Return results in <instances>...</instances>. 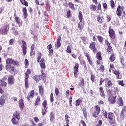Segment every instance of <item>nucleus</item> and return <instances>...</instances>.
Returning a JSON list of instances; mask_svg holds the SVG:
<instances>
[{
    "label": "nucleus",
    "mask_w": 126,
    "mask_h": 126,
    "mask_svg": "<svg viewBox=\"0 0 126 126\" xmlns=\"http://www.w3.org/2000/svg\"><path fill=\"white\" fill-rule=\"evenodd\" d=\"M6 63L5 68L6 70H9L10 69V66H11L10 64H13V65H18L19 64V63L17 62L10 58H8L6 60Z\"/></svg>",
    "instance_id": "obj_1"
},
{
    "label": "nucleus",
    "mask_w": 126,
    "mask_h": 126,
    "mask_svg": "<svg viewBox=\"0 0 126 126\" xmlns=\"http://www.w3.org/2000/svg\"><path fill=\"white\" fill-rule=\"evenodd\" d=\"M20 120V112L19 111H17L15 113H14L12 116V119L11 120V122L13 125H17Z\"/></svg>",
    "instance_id": "obj_2"
},
{
    "label": "nucleus",
    "mask_w": 126,
    "mask_h": 126,
    "mask_svg": "<svg viewBox=\"0 0 126 126\" xmlns=\"http://www.w3.org/2000/svg\"><path fill=\"white\" fill-rule=\"evenodd\" d=\"M125 9V6L119 5L118 6L117 9L116 10V14L118 16H122V11H123V13L124 14V16H126V11L124 10Z\"/></svg>",
    "instance_id": "obj_3"
},
{
    "label": "nucleus",
    "mask_w": 126,
    "mask_h": 126,
    "mask_svg": "<svg viewBox=\"0 0 126 126\" xmlns=\"http://www.w3.org/2000/svg\"><path fill=\"white\" fill-rule=\"evenodd\" d=\"M78 17H79L80 22L78 23V27L79 30H80L81 31H82V30H83V27H84V26H82V24L81 23L83 19V16H82V12L81 11L79 12Z\"/></svg>",
    "instance_id": "obj_4"
},
{
    "label": "nucleus",
    "mask_w": 126,
    "mask_h": 126,
    "mask_svg": "<svg viewBox=\"0 0 126 126\" xmlns=\"http://www.w3.org/2000/svg\"><path fill=\"white\" fill-rule=\"evenodd\" d=\"M31 73V71L30 69H27V72L25 73V85L26 88H28L29 87V83H28V78H29V75Z\"/></svg>",
    "instance_id": "obj_5"
},
{
    "label": "nucleus",
    "mask_w": 126,
    "mask_h": 126,
    "mask_svg": "<svg viewBox=\"0 0 126 126\" xmlns=\"http://www.w3.org/2000/svg\"><path fill=\"white\" fill-rule=\"evenodd\" d=\"M9 29V27L8 25H5L1 29H0V35H6L7 32H8Z\"/></svg>",
    "instance_id": "obj_6"
},
{
    "label": "nucleus",
    "mask_w": 126,
    "mask_h": 126,
    "mask_svg": "<svg viewBox=\"0 0 126 126\" xmlns=\"http://www.w3.org/2000/svg\"><path fill=\"white\" fill-rule=\"evenodd\" d=\"M101 110L99 105H96L94 107V111L93 113V116L94 118H98L99 114H100Z\"/></svg>",
    "instance_id": "obj_7"
},
{
    "label": "nucleus",
    "mask_w": 126,
    "mask_h": 126,
    "mask_svg": "<svg viewBox=\"0 0 126 126\" xmlns=\"http://www.w3.org/2000/svg\"><path fill=\"white\" fill-rule=\"evenodd\" d=\"M108 33L109 34V37L110 39H115L116 38V33L115 31L113 29L111 28V27H109Z\"/></svg>",
    "instance_id": "obj_8"
},
{
    "label": "nucleus",
    "mask_w": 126,
    "mask_h": 126,
    "mask_svg": "<svg viewBox=\"0 0 126 126\" xmlns=\"http://www.w3.org/2000/svg\"><path fill=\"white\" fill-rule=\"evenodd\" d=\"M124 109L122 110L120 114V121L123 122L124 120H125V116H126V106L123 107Z\"/></svg>",
    "instance_id": "obj_9"
},
{
    "label": "nucleus",
    "mask_w": 126,
    "mask_h": 126,
    "mask_svg": "<svg viewBox=\"0 0 126 126\" xmlns=\"http://www.w3.org/2000/svg\"><path fill=\"white\" fill-rule=\"evenodd\" d=\"M105 87H107V88H110V87H112L113 85V83L112 81L109 80L108 78H106L104 79Z\"/></svg>",
    "instance_id": "obj_10"
},
{
    "label": "nucleus",
    "mask_w": 126,
    "mask_h": 126,
    "mask_svg": "<svg viewBox=\"0 0 126 126\" xmlns=\"http://www.w3.org/2000/svg\"><path fill=\"white\" fill-rule=\"evenodd\" d=\"M22 45L21 46V48L23 50V53L24 55H26V53H27V51L26 50H27V45H26V42H25L24 40H23L22 41Z\"/></svg>",
    "instance_id": "obj_11"
},
{
    "label": "nucleus",
    "mask_w": 126,
    "mask_h": 126,
    "mask_svg": "<svg viewBox=\"0 0 126 126\" xmlns=\"http://www.w3.org/2000/svg\"><path fill=\"white\" fill-rule=\"evenodd\" d=\"M117 98V96L111 95L110 96H108V102L110 104L113 105V104H115L116 103V98Z\"/></svg>",
    "instance_id": "obj_12"
},
{
    "label": "nucleus",
    "mask_w": 126,
    "mask_h": 126,
    "mask_svg": "<svg viewBox=\"0 0 126 126\" xmlns=\"http://www.w3.org/2000/svg\"><path fill=\"white\" fill-rule=\"evenodd\" d=\"M90 49L92 50L94 54L97 53V48L95 47V42H93L90 43Z\"/></svg>",
    "instance_id": "obj_13"
},
{
    "label": "nucleus",
    "mask_w": 126,
    "mask_h": 126,
    "mask_svg": "<svg viewBox=\"0 0 126 126\" xmlns=\"http://www.w3.org/2000/svg\"><path fill=\"white\" fill-rule=\"evenodd\" d=\"M5 100H6V95L3 94L0 97V105L3 106L5 104Z\"/></svg>",
    "instance_id": "obj_14"
},
{
    "label": "nucleus",
    "mask_w": 126,
    "mask_h": 126,
    "mask_svg": "<svg viewBox=\"0 0 126 126\" xmlns=\"http://www.w3.org/2000/svg\"><path fill=\"white\" fill-rule=\"evenodd\" d=\"M7 79V77L6 76H4L2 80H0V86H4V87H5L6 85H7V83L6 82H4L5 80Z\"/></svg>",
    "instance_id": "obj_15"
},
{
    "label": "nucleus",
    "mask_w": 126,
    "mask_h": 126,
    "mask_svg": "<svg viewBox=\"0 0 126 126\" xmlns=\"http://www.w3.org/2000/svg\"><path fill=\"white\" fill-rule=\"evenodd\" d=\"M117 104L119 105V107H123L124 106V100H123V98H122V97L118 96Z\"/></svg>",
    "instance_id": "obj_16"
},
{
    "label": "nucleus",
    "mask_w": 126,
    "mask_h": 126,
    "mask_svg": "<svg viewBox=\"0 0 126 126\" xmlns=\"http://www.w3.org/2000/svg\"><path fill=\"white\" fill-rule=\"evenodd\" d=\"M108 120H110L111 122L112 121H113V120H115V114L112 112H109L108 114V117H107Z\"/></svg>",
    "instance_id": "obj_17"
},
{
    "label": "nucleus",
    "mask_w": 126,
    "mask_h": 126,
    "mask_svg": "<svg viewBox=\"0 0 126 126\" xmlns=\"http://www.w3.org/2000/svg\"><path fill=\"white\" fill-rule=\"evenodd\" d=\"M8 70H10V73L12 74H15V73H17V70L16 69H15V67L13 66H10V69Z\"/></svg>",
    "instance_id": "obj_18"
},
{
    "label": "nucleus",
    "mask_w": 126,
    "mask_h": 126,
    "mask_svg": "<svg viewBox=\"0 0 126 126\" xmlns=\"http://www.w3.org/2000/svg\"><path fill=\"white\" fill-rule=\"evenodd\" d=\"M8 83L11 85L14 84V77L11 76L8 78Z\"/></svg>",
    "instance_id": "obj_19"
},
{
    "label": "nucleus",
    "mask_w": 126,
    "mask_h": 126,
    "mask_svg": "<svg viewBox=\"0 0 126 126\" xmlns=\"http://www.w3.org/2000/svg\"><path fill=\"white\" fill-rule=\"evenodd\" d=\"M114 73L116 76L117 79H121V78H122V75H121V73H120V71L118 70H114Z\"/></svg>",
    "instance_id": "obj_20"
},
{
    "label": "nucleus",
    "mask_w": 126,
    "mask_h": 126,
    "mask_svg": "<svg viewBox=\"0 0 126 126\" xmlns=\"http://www.w3.org/2000/svg\"><path fill=\"white\" fill-rule=\"evenodd\" d=\"M49 118L51 123H53V122H54V120H55V115L54 114V112H50L49 115Z\"/></svg>",
    "instance_id": "obj_21"
},
{
    "label": "nucleus",
    "mask_w": 126,
    "mask_h": 126,
    "mask_svg": "<svg viewBox=\"0 0 126 126\" xmlns=\"http://www.w3.org/2000/svg\"><path fill=\"white\" fill-rule=\"evenodd\" d=\"M19 105L21 110H23V108H24V103L23 102V99H20L19 101Z\"/></svg>",
    "instance_id": "obj_22"
},
{
    "label": "nucleus",
    "mask_w": 126,
    "mask_h": 126,
    "mask_svg": "<svg viewBox=\"0 0 126 126\" xmlns=\"http://www.w3.org/2000/svg\"><path fill=\"white\" fill-rule=\"evenodd\" d=\"M90 9L91 11H95L97 9V6L95 5L91 4L90 5Z\"/></svg>",
    "instance_id": "obj_23"
},
{
    "label": "nucleus",
    "mask_w": 126,
    "mask_h": 126,
    "mask_svg": "<svg viewBox=\"0 0 126 126\" xmlns=\"http://www.w3.org/2000/svg\"><path fill=\"white\" fill-rule=\"evenodd\" d=\"M76 106H78L81 103H82V98H78L75 102Z\"/></svg>",
    "instance_id": "obj_24"
},
{
    "label": "nucleus",
    "mask_w": 126,
    "mask_h": 126,
    "mask_svg": "<svg viewBox=\"0 0 126 126\" xmlns=\"http://www.w3.org/2000/svg\"><path fill=\"white\" fill-rule=\"evenodd\" d=\"M107 52L109 54H113L114 52H113V48H112V46L109 45L107 46Z\"/></svg>",
    "instance_id": "obj_25"
},
{
    "label": "nucleus",
    "mask_w": 126,
    "mask_h": 126,
    "mask_svg": "<svg viewBox=\"0 0 126 126\" xmlns=\"http://www.w3.org/2000/svg\"><path fill=\"white\" fill-rule=\"evenodd\" d=\"M23 13L25 18H27V17L28 16V14H27V9L26 7L23 8Z\"/></svg>",
    "instance_id": "obj_26"
},
{
    "label": "nucleus",
    "mask_w": 126,
    "mask_h": 126,
    "mask_svg": "<svg viewBox=\"0 0 126 126\" xmlns=\"http://www.w3.org/2000/svg\"><path fill=\"white\" fill-rule=\"evenodd\" d=\"M82 86H84V79L83 78L80 81L79 85H78V88L82 87Z\"/></svg>",
    "instance_id": "obj_27"
},
{
    "label": "nucleus",
    "mask_w": 126,
    "mask_h": 126,
    "mask_svg": "<svg viewBox=\"0 0 126 126\" xmlns=\"http://www.w3.org/2000/svg\"><path fill=\"white\" fill-rule=\"evenodd\" d=\"M68 5H69V8L72 9V10H74L75 8H74V3H73L71 2H70L68 3Z\"/></svg>",
    "instance_id": "obj_28"
},
{
    "label": "nucleus",
    "mask_w": 126,
    "mask_h": 126,
    "mask_svg": "<svg viewBox=\"0 0 126 126\" xmlns=\"http://www.w3.org/2000/svg\"><path fill=\"white\" fill-rule=\"evenodd\" d=\"M110 61L111 62H114L115 60H116V58L115 57V55L114 53H111V55L109 58Z\"/></svg>",
    "instance_id": "obj_29"
},
{
    "label": "nucleus",
    "mask_w": 126,
    "mask_h": 126,
    "mask_svg": "<svg viewBox=\"0 0 126 126\" xmlns=\"http://www.w3.org/2000/svg\"><path fill=\"white\" fill-rule=\"evenodd\" d=\"M97 40L99 41V43H103V41H104V38L100 35L97 36Z\"/></svg>",
    "instance_id": "obj_30"
},
{
    "label": "nucleus",
    "mask_w": 126,
    "mask_h": 126,
    "mask_svg": "<svg viewBox=\"0 0 126 126\" xmlns=\"http://www.w3.org/2000/svg\"><path fill=\"white\" fill-rule=\"evenodd\" d=\"M42 75L39 76V77H41V79H42V80H45V79H46V74L44 73L43 72V70H41Z\"/></svg>",
    "instance_id": "obj_31"
},
{
    "label": "nucleus",
    "mask_w": 126,
    "mask_h": 126,
    "mask_svg": "<svg viewBox=\"0 0 126 126\" xmlns=\"http://www.w3.org/2000/svg\"><path fill=\"white\" fill-rule=\"evenodd\" d=\"M38 88H39V93L41 94V95H43L44 93V89L43 88V87L42 86H39L38 87Z\"/></svg>",
    "instance_id": "obj_32"
},
{
    "label": "nucleus",
    "mask_w": 126,
    "mask_h": 126,
    "mask_svg": "<svg viewBox=\"0 0 126 126\" xmlns=\"http://www.w3.org/2000/svg\"><path fill=\"white\" fill-rule=\"evenodd\" d=\"M22 4L25 5L26 6H28V2L26 1L25 0H20Z\"/></svg>",
    "instance_id": "obj_33"
},
{
    "label": "nucleus",
    "mask_w": 126,
    "mask_h": 126,
    "mask_svg": "<svg viewBox=\"0 0 126 126\" xmlns=\"http://www.w3.org/2000/svg\"><path fill=\"white\" fill-rule=\"evenodd\" d=\"M40 96H38L36 98L35 101V103H34L35 106H37V105H38L39 102H40Z\"/></svg>",
    "instance_id": "obj_34"
},
{
    "label": "nucleus",
    "mask_w": 126,
    "mask_h": 126,
    "mask_svg": "<svg viewBox=\"0 0 126 126\" xmlns=\"http://www.w3.org/2000/svg\"><path fill=\"white\" fill-rule=\"evenodd\" d=\"M47 109H48V107H47L46 108H44V109H42V116L46 115L47 113H48V110H47Z\"/></svg>",
    "instance_id": "obj_35"
},
{
    "label": "nucleus",
    "mask_w": 126,
    "mask_h": 126,
    "mask_svg": "<svg viewBox=\"0 0 126 126\" xmlns=\"http://www.w3.org/2000/svg\"><path fill=\"white\" fill-rule=\"evenodd\" d=\"M41 58H42V54H41V52H38L37 54V62H38V63H40V60H41Z\"/></svg>",
    "instance_id": "obj_36"
},
{
    "label": "nucleus",
    "mask_w": 126,
    "mask_h": 126,
    "mask_svg": "<svg viewBox=\"0 0 126 126\" xmlns=\"http://www.w3.org/2000/svg\"><path fill=\"white\" fill-rule=\"evenodd\" d=\"M96 77L95 76V75H93L91 74V80L92 81V82H95L96 81Z\"/></svg>",
    "instance_id": "obj_37"
},
{
    "label": "nucleus",
    "mask_w": 126,
    "mask_h": 126,
    "mask_svg": "<svg viewBox=\"0 0 126 126\" xmlns=\"http://www.w3.org/2000/svg\"><path fill=\"white\" fill-rule=\"evenodd\" d=\"M108 112L106 111H103V118L104 119H108Z\"/></svg>",
    "instance_id": "obj_38"
},
{
    "label": "nucleus",
    "mask_w": 126,
    "mask_h": 126,
    "mask_svg": "<svg viewBox=\"0 0 126 126\" xmlns=\"http://www.w3.org/2000/svg\"><path fill=\"white\" fill-rule=\"evenodd\" d=\"M61 46H62V44L61 43V42H57V43H55L56 49H59V48H60Z\"/></svg>",
    "instance_id": "obj_39"
},
{
    "label": "nucleus",
    "mask_w": 126,
    "mask_h": 126,
    "mask_svg": "<svg viewBox=\"0 0 126 126\" xmlns=\"http://www.w3.org/2000/svg\"><path fill=\"white\" fill-rule=\"evenodd\" d=\"M108 97L110 96H113V94H112V91L111 90H106Z\"/></svg>",
    "instance_id": "obj_40"
},
{
    "label": "nucleus",
    "mask_w": 126,
    "mask_h": 126,
    "mask_svg": "<svg viewBox=\"0 0 126 126\" xmlns=\"http://www.w3.org/2000/svg\"><path fill=\"white\" fill-rule=\"evenodd\" d=\"M96 57L97 60L99 61H101L102 60V57H101V53H97L96 54Z\"/></svg>",
    "instance_id": "obj_41"
},
{
    "label": "nucleus",
    "mask_w": 126,
    "mask_h": 126,
    "mask_svg": "<svg viewBox=\"0 0 126 126\" xmlns=\"http://www.w3.org/2000/svg\"><path fill=\"white\" fill-rule=\"evenodd\" d=\"M42 106L44 108H47V106H48V103L47 102V100H44L42 103Z\"/></svg>",
    "instance_id": "obj_42"
},
{
    "label": "nucleus",
    "mask_w": 126,
    "mask_h": 126,
    "mask_svg": "<svg viewBox=\"0 0 126 126\" xmlns=\"http://www.w3.org/2000/svg\"><path fill=\"white\" fill-rule=\"evenodd\" d=\"M78 67H79V65L78 64V63H76L75 64V67H74V71H78Z\"/></svg>",
    "instance_id": "obj_43"
},
{
    "label": "nucleus",
    "mask_w": 126,
    "mask_h": 126,
    "mask_svg": "<svg viewBox=\"0 0 126 126\" xmlns=\"http://www.w3.org/2000/svg\"><path fill=\"white\" fill-rule=\"evenodd\" d=\"M34 94H35L34 90H32L30 92V96H31V98H33L34 97Z\"/></svg>",
    "instance_id": "obj_44"
},
{
    "label": "nucleus",
    "mask_w": 126,
    "mask_h": 126,
    "mask_svg": "<svg viewBox=\"0 0 126 126\" xmlns=\"http://www.w3.org/2000/svg\"><path fill=\"white\" fill-rule=\"evenodd\" d=\"M66 52L67 53H68V54H71V49L70 48V46H68L67 47Z\"/></svg>",
    "instance_id": "obj_45"
},
{
    "label": "nucleus",
    "mask_w": 126,
    "mask_h": 126,
    "mask_svg": "<svg viewBox=\"0 0 126 126\" xmlns=\"http://www.w3.org/2000/svg\"><path fill=\"white\" fill-rule=\"evenodd\" d=\"M100 93V95L101 97L103 98V99H106V95L105 94L104 92H103L102 93Z\"/></svg>",
    "instance_id": "obj_46"
},
{
    "label": "nucleus",
    "mask_w": 126,
    "mask_h": 126,
    "mask_svg": "<svg viewBox=\"0 0 126 126\" xmlns=\"http://www.w3.org/2000/svg\"><path fill=\"white\" fill-rule=\"evenodd\" d=\"M40 67L41 68H43L44 69V68H46V65H45L44 62H42L40 63Z\"/></svg>",
    "instance_id": "obj_47"
},
{
    "label": "nucleus",
    "mask_w": 126,
    "mask_h": 126,
    "mask_svg": "<svg viewBox=\"0 0 126 126\" xmlns=\"http://www.w3.org/2000/svg\"><path fill=\"white\" fill-rule=\"evenodd\" d=\"M83 115L85 119H87V111H86V109L83 110Z\"/></svg>",
    "instance_id": "obj_48"
},
{
    "label": "nucleus",
    "mask_w": 126,
    "mask_h": 126,
    "mask_svg": "<svg viewBox=\"0 0 126 126\" xmlns=\"http://www.w3.org/2000/svg\"><path fill=\"white\" fill-rule=\"evenodd\" d=\"M111 2V7H112V8H114V7H115V3L114 2V0H111L110 1Z\"/></svg>",
    "instance_id": "obj_49"
},
{
    "label": "nucleus",
    "mask_w": 126,
    "mask_h": 126,
    "mask_svg": "<svg viewBox=\"0 0 126 126\" xmlns=\"http://www.w3.org/2000/svg\"><path fill=\"white\" fill-rule=\"evenodd\" d=\"M120 59H121L120 62L123 65V67H124V65H125V62H124L125 60H124V57H121Z\"/></svg>",
    "instance_id": "obj_50"
},
{
    "label": "nucleus",
    "mask_w": 126,
    "mask_h": 126,
    "mask_svg": "<svg viewBox=\"0 0 126 126\" xmlns=\"http://www.w3.org/2000/svg\"><path fill=\"white\" fill-rule=\"evenodd\" d=\"M50 101L51 103L54 102V94H50Z\"/></svg>",
    "instance_id": "obj_51"
},
{
    "label": "nucleus",
    "mask_w": 126,
    "mask_h": 126,
    "mask_svg": "<svg viewBox=\"0 0 126 126\" xmlns=\"http://www.w3.org/2000/svg\"><path fill=\"white\" fill-rule=\"evenodd\" d=\"M55 91L56 96H58V95H59V94L60 93V91L59 90V89L56 88L55 90Z\"/></svg>",
    "instance_id": "obj_52"
},
{
    "label": "nucleus",
    "mask_w": 126,
    "mask_h": 126,
    "mask_svg": "<svg viewBox=\"0 0 126 126\" xmlns=\"http://www.w3.org/2000/svg\"><path fill=\"white\" fill-rule=\"evenodd\" d=\"M118 82L119 85H121V86H125V84H124V81H118Z\"/></svg>",
    "instance_id": "obj_53"
},
{
    "label": "nucleus",
    "mask_w": 126,
    "mask_h": 126,
    "mask_svg": "<svg viewBox=\"0 0 126 126\" xmlns=\"http://www.w3.org/2000/svg\"><path fill=\"white\" fill-rule=\"evenodd\" d=\"M71 15V12L70 11V10H68L67 12L66 16L67 17H70Z\"/></svg>",
    "instance_id": "obj_54"
},
{
    "label": "nucleus",
    "mask_w": 126,
    "mask_h": 126,
    "mask_svg": "<svg viewBox=\"0 0 126 126\" xmlns=\"http://www.w3.org/2000/svg\"><path fill=\"white\" fill-rule=\"evenodd\" d=\"M15 20L17 23V24H19V23H20V21L19 20V18L18 17H15Z\"/></svg>",
    "instance_id": "obj_55"
},
{
    "label": "nucleus",
    "mask_w": 126,
    "mask_h": 126,
    "mask_svg": "<svg viewBox=\"0 0 126 126\" xmlns=\"http://www.w3.org/2000/svg\"><path fill=\"white\" fill-rule=\"evenodd\" d=\"M103 7L104 9H106L108 7V5H107V3H102Z\"/></svg>",
    "instance_id": "obj_56"
},
{
    "label": "nucleus",
    "mask_w": 126,
    "mask_h": 126,
    "mask_svg": "<svg viewBox=\"0 0 126 126\" xmlns=\"http://www.w3.org/2000/svg\"><path fill=\"white\" fill-rule=\"evenodd\" d=\"M99 70H101V71H104L105 70V68L103 65H101L99 67Z\"/></svg>",
    "instance_id": "obj_57"
},
{
    "label": "nucleus",
    "mask_w": 126,
    "mask_h": 126,
    "mask_svg": "<svg viewBox=\"0 0 126 126\" xmlns=\"http://www.w3.org/2000/svg\"><path fill=\"white\" fill-rule=\"evenodd\" d=\"M14 42V39L13 38L11 39L9 41V45H12L13 44V42Z\"/></svg>",
    "instance_id": "obj_58"
},
{
    "label": "nucleus",
    "mask_w": 126,
    "mask_h": 126,
    "mask_svg": "<svg viewBox=\"0 0 126 126\" xmlns=\"http://www.w3.org/2000/svg\"><path fill=\"white\" fill-rule=\"evenodd\" d=\"M97 20L98 22H99V23H100V24L103 23V21L100 17H98L97 18Z\"/></svg>",
    "instance_id": "obj_59"
},
{
    "label": "nucleus",
    "mask_w": 126,
    "mask_h": 126,
    "mask_svg": "<svg viewBox=\"0 0 126 126\" xmlns=\"http://www.w3.org/2000/svg\"><path fill=\"white\" fill-rule=\"evenodd\" d=\"M99 93L104 92V89H103V87H100L99 89Z\"/></svg>",
    "instance_id": "obj_60"
},
{
    "label": "nucleus",
    "mask_w": 126,
    "mask_h": 126,
    "mask_svg": "<svg viewBox=\"0 0 126 126\" xmlns=\"http://www.w3.org/2000/svg\"><path fill=\"white\" fill-rule=\"evenodd\" d=\"M99 82H100L99 86L102 85V84H103V82H104V79L100 78Z\"/></svg>",
    "instance_id": "obj_61"
},
{
    "label": "nucleus",
    "mask_w": 126,
    "mask_h": 126,
    "mask_svg": "<svg viewBox=\"0 0 126 126\" xmlns=\"http://www.w3.org/2000/svg\"><path fill=\"white\" fill-rule=\"evenodd\" d=\"M48 56H49V57H52V56H53V49L49 50Z\"/></svg>",
    "instance_id": "obj_62"
},
{
    "label": "nucleus",
    "mask_w": 126,
    "mask_h": 126,
    "mask_svg": "<svg viewBox=\"0 0 126 126\" xmlns=\"http://www.w3.org/2000/svg\"><path fill=\"white\" fill-rule=\"evenodd\" d=\"M102 124V121L99 120L98 124L96 125V126H101Z\"/></svg>",
    "instance_id": "obj_63"
},
{
    "label": "nucleus",
    "mask_w": 126,
    "mask_h": 126,
    "mask_svg": "<svg viewBox=\"0 0 126 126\" xmlns=\"http://www.w3.org/2000/svg\"><path fill=\"white\" fill-rule=\"evenodd\" d=\"M78 71H74L75 78H76L77 77V75H78Z\"/></svg>",
    "instance_id": "obj_64"
}]
</instances>
